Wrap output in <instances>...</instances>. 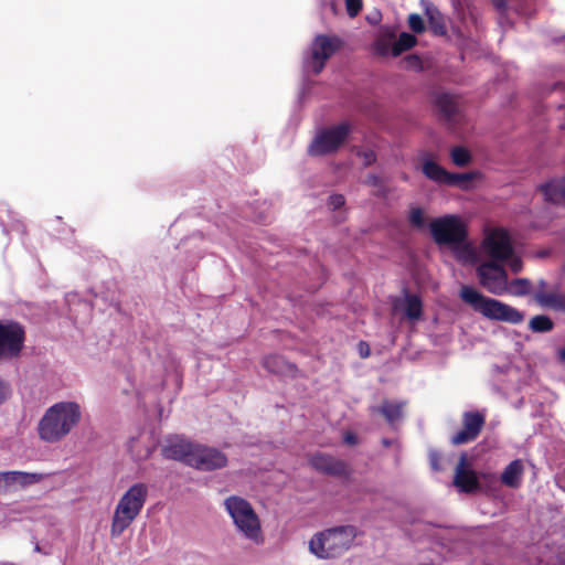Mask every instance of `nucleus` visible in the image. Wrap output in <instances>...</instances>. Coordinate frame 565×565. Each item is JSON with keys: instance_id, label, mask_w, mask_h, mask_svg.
<instances>
[{"instance_id": "nucleus-1", "label": "nucleus", "mask_w": 565, "mask_h": 565, "mask_svg": "<svg viewBox=\"0 0 565 565\" xmlns=\"http://www.w3.org/2000/svg\"><path fill=\"white\" fill-rule=\"evenodd\" d=\"M481 253L489 260L479 264L476 269L480 285L490 294H505L508 275L503 265H508L513 273L522 269V262L515 254L509 233L502 228L488 232L481 244Z\"/></svg>"}, {"instance_id": "nucleus-2", "label": "nucleus", "mask_w": 565, "mask_h": 565, "mask_svg": "<svg viewBox=\"0 0 565 565\" xmlns=\"http://www.w3.org/2000/svg\"><path fill=\"white\" fill-rule=\"evenodd\" d=\"M162 452L166 458L182 461L202 471L221 469L227 463V457L221 450L180 437L168 439Z\"/></svg>"}, {"instance_id": "nucleus-3", "label": "nucleus", "mask_w": 565, "mask_h": 565, "mask_svg": "<svg viewBox=\"0 0 565 565\" xmlns=\"http://www.w3.org/2000/svg\"><path fill=\"white\" fill-rule=\"evenodd\" d=\"M82 407L73 401L58 402L49 407L38 423L40 437L49 443L65 438L81 422Z\"/></svg>"}, {"instance_id": "nucleus-4", "label": "nucleus", "mask_w": 565, "mask_h": 565, "mask_svg": "<svg viewBox=\"0 0 565 565\" xmlns=\"http://www.w3.org/2000/svg\"><path fill=\"white\" fill-rule=\"evenodd\" d=\"M460 298L475 311L490 320L519 324L524 320V313L518 309L493 298L483 296L470 286H462Z\"/></svg>"}, {"instance_id": "nucleus-5", "label": "nucleus", "mask_w": 565, "mask_h": 565, "mask_svg": "<svg viewBox=\"0 0 565 565\" xmlns=\"http://www.w3.org/2000/svg\"><path fill=\"white\" fill-rule=\"evenodd\" d=\"M353 526H337L316 533L309 541L311 554L320 559H333L342 556L355 539Z\"/></svg>"}, {"instance_id": "nucleus-6", "label": "nucleus", "mask_w": 565, "mask_h": 565, "mask_svg": "<svg viewBox=\"0 0 565 565\" xmlns=\"http://www.w3.org/2000/svg\"><path fill=\"white\" fill-rule=\"evenodd\" d=\"M148 497L145 483L132 484L119 499L111 519L110 535L120 536L140 514Z\"/></svg>"}, {"instance_id": "nucleus-7", "label": "nucleus", "mask_w": 565, "mask_h": 565, "mask_svg": "<svg viewBox=\"0 0 565 565\" xmlns=\"http://www.w3.org/2000/svg\"><path fill=\"white\" fill-rule=\"evenodd\" d=\"M223 504L238 534L254 544L263 543L260 520L247 500L238 495H231L224 500Z\"/></svg>"}, {"instance_id": "nucleus-8", "label": "nucleus", "mask_w": 565, "mask_h": 565, "mask_svg": "<svg viewBox=\"0 0 565 565\" xmlns=\"http://www.w3.org/2000/svg\"><path fill=\"white\" fill-rule=\"evenodd\" d=\"M429 231L434 242L439 246H450L465 238L467 233L459 217L444 215L429 223Z\"/></svg>"}, {"instance_id": "nucleus-9", "label": "nucleus", "mask_w": 565, "mask_h": 565, "mask_svg": "<svg viewBox=\"0 0 565 565\" xmlns=\"http://www.w3.org/2000/svg\"><path fill=\"white\" fill-rule=\"evenodd\" d=\"M339 46V39L318 35L312 42L309 53L303 58L305 70L319 74L324 67L326 62L335 53Z\"/></svg>"}, {"instance_id": "nucleus-10", "label": "nucleus", "mask_w": 565, "mask_h": 565, "mask_svg": "<svg viewBox=\"0 0 565 565\" xmlns=\"http://www.w3.org/2000/svg\"><path fill=\"white\" fill-rule=\"evenodd\" d=\"M350 132L348 124H340L317 134L309 147L312 156H323L339 149Z\"/></svg>"}, {"instance_id": "nucleus-11", "label": "nucleus", "mask_w": 565, "mask_h": 565, "mask_svg": "<svg viewBox=\"0 0 565 565\" xmlns=\"http://www.w3.org/2000/svg\"><path fill=\"white\" fill-rule=\"evenodd\" d=\"M422 171L430 180L447 185L467 189L472 180L471 173H449L427 154L422 157Z\"/></svg>"}, {"instance_id": "nucleus-12", "label": "nucleus", "mask_w": 565, "mask_h": 565, "mask_svg": "<svg viewBox=\"0 0 565 565\" xmlns=\"http://www.w3.org/2000/svg\"><path fill=\"white\" fill-rule=\"evenodd\" d=\"M24 341L22 327L13 321H0V358L17 356Z\"/></svg>"}, {"instance_id": "nucleus-13", "label": "nucleus", "mask_w": 565, "mask_h": 565, "mask_svg": "<svg viewBox=\"0 0 565 565\" xmlns=\"http://www.w3.org/2000/svg\"><path fill=\"white\" fill-rule=\"evenodd\" d=\"M309 462L313 469L329 476L347 478L351 475V468L345 461L330 455L317 452L310 457Z\"/></svg>"}, {"instance_id": "nucleus-14", "label": "nucleus", "mask_w": 565, "mask_h": 565, "mask_svg": "<svg viewBox=\"0 0 565 565\" xmlns=\"http://www.w3.org/2000/svg\"><path fill=\"white\" fill-rule=\"evenodd\" d=\"M462 424L463 428L451 437V444L454 445H462L475 440L484 424V417L477 412H466Z\"/></svg>"}, {"instance_id": "nucleus-15", "label": "nucleus", "mask_w": 565, "mask_h": 565, "mask_svg": "<svg viewBox=\"0 0 565 565\" xmlns=\"http://www.w3.org/2000/svg\"><path fill=\"white\" fill-rule=\"evenodd\" d=\"M466 461L467 457L462 454L455 470L454 483L462 492H472L479 488V481L476 472L467 468Z\"/></svg>"}, {"instance_id": "nucleus-16", "label": "nucleus", "mask_w": 565, "mask_h": 565, "mask_svg": "<svg viewBox=\"0 0 565 565\" xmlns=\"http://www.w3.org/2000/svg\"><path fill=\"white\" fill-rule=\"evenodd\" d=\"M394 310H403L409 320H418L422 316V301L416 295L406 292L403 298L393 302Z\"/></svg>"}, {"instance_id": "nucleus-17", "label": "nucleus", "mask_w": 565, "mask_h": 565, "mask_svg": "<svg viewBox=\"0 0 565 565\" xmlns=\"http://www.w3.org/2000/svg\"><path fill=\"white\" fill-rule=\"evenodd\" d=\"M540 191L546 201L565 205V178L551 180Z\"/></svg>"}, {"instance_id": "nucleus-18", "label": "nucleus", "mask_w": 565, "mask_h": 565, "mask_svg": "<svg viewBox=\"0 0 565 565\" xmlns=\"http://www.w3.org/2000/svg\"><path fill=\"white\" fill-rule=\"evenodd\" d=\"M523 465L521 460L510 462L501 475V481L508 487L516 488L521 482Z\"/></svg>"}, {"instance_id": "nucleus-19", "label": "nucleus", "mask_w": 565, "mask_h": 565, "mask_svg": "<svg viewBox=\"0 0 565 565\" xmlns=\"http://www.w3.org/2000/svg\"><path fill=\"white\" fill-rule=\"evenodd\" d=\"M4 481L8 490L22 488L35 482V473H26L21 471H3Z\"/></svg>"}, {"instance_id": "nucleus-20", "label": "nucleus", "mask_w": 565, "mask_h": 565, "mask_svg": "<svg viewBox=\"0 0 565 565\" xmlns=\"http://www.w3.org/2000/svg\"><path fill=\"white\" fill-rule=\"evenodd\" d=\"M435 105L446 118H451L458 110L456 96L448 93H438L435 96Z\"/></svg>"}, {"instance_id": "nucleus-21", "label": "nucleus", "mask_w": 565, "mask_h": 565, "mask_svg": "<svg viewBox=\"0 0 565 565\" xmlns=\"http://www.w3.org/2000/svg\"><path fill=\"white\" fill-rule=\"evenodd\" d=\"M456 257L463 263L475 264L478 262V255L475 248L466 241L461 238L459 243L450 245Z\"/></svg>"}, {"instance_id": "nucleus-22", "label": "nucleus", "mask_w": 565, "mask_h": 565, "mask_svg": "<svg viewBox=\"0 0 565 565\" xmlns=\"http://www.w3.org/2000/svg\"><path fill=\"white\" fill-rule=\"evenodd\" d=\"M535 300L543 307L562 310L565 308V297L558 292L537 291Z\"/></svg>"}, {"instance_id": "nucleus-23", "label": "nucleus", "mask_w": 565, "mask_h": 565, "mask_svg": "<svg viewBox=\"0 0 565 565\" xmlns=\"http://www.w3.org/2000/svg\"><path fill=\"white\" fill-rule=\"evenodd\" d=\"M395 33L388 29L383 30L375 40L374 47L379 55H392Z\"/></svg>"}, {"instance_id": "nucleus-24", "label": "nucleus", "mask_w": 565, "mask_h": 565, "mask_svg": "<svg viewBox=\"0 0 565 565\" xmlns=\"http://www.w3.org/2000/svg\"><path fill=\"white\" fill-rule=\"evenodd\" d=\"M426 15L428 18L429 26L434 34L445 35L447 33L444 19L437 8L428 6L426 8Z\"/></svg>"}, {"instance_id": "nucleus-25", "label": "nucleus", "mask_w": 565, "mask_h": 565, "mask_svg": "<svg viewBox=\"0 0 565 565\" xmlns=\"http://www.w3.org/2000/svg\"><path fill=\"white\" fill-rule=\"evenodd\" d=\"M402 406L403 404L385 401L376 411L381 413L390 424H394L402 416Z\"/></svg>"}, {"instance_id": "nucleus-26", "label": "nucleus", "mask_w": 565, "mask_h": 565, "mask_svg": "<svg viewBox=\"0 0 565 565\" xmlns=\"http://www.w3.org/2000/svg\"><path fill=\"white\" fill-rule=\"evenodd\" d=\"M415 44H416V38L411 33L403 32L399 35V38L397 39V41L394 40L392 55L398 56L404 51L412 49Z\"/></svg>"}, {"instance_id": "nucleus-27", "label": "nucleus", "mask_w": 565, "mask_h": 565, "mask_svg": "<svg viewBox=\"0 0 565 565\" xmlns=\"http://www.w3.org/2000/svg\"><path fill=\"white\" fill-rule=\"evenodd\" d=\"M553 321L547 316H535L530 320L529 327L533 332H548L553 329Z\"/></svg>"}, {"instance_id": "nucleus-28", "label": "nucleus", "mask_w": 565, "mask_h": 565, "mask_svg": "<svg viewBox=\"0 0 565 565\" xmlns=\"http://www.w3.org/2000/svg\"><path fill=\"white\" fill-rule=\"evenodd\" d=\"M264 367L267 369L271 373H282L289 365L287 362L278 355H269L264 359Z\"/></svg>"}, {"instance_id": "nucleus-29", "label": "nucleus", "mask_w": 565, "mask_h": 565, "mask_svg": "<svg viewBox=\"0 0 565 565\" xmlns=\"http://www.w3.org/2000/svg\"><path fill=\"white\" fill-rule=\"evenodd\" d=\"M531 282L527 279L519 278L510 284L508 282V291L513 296H523L530 292Z\"/></svg>"}, {"instance_id": "nucleus-30", "label": "nucleus", "mask_w": 565, "mask_h": 565, "mask_svg": "<svg viewBox=\"0 0 565 565\" xmlns=\"http://www.w3.org/2000/svg\"><path fill=\"white\" fill-rule=\"evenodd\" d=\"M408 222L413 227L424 228L426 226L424 210L417 206L411 207L408 212Z\"/></svg>"}, {"instance_id": "nucleus-31", "label": "nucleus", "mask_w": 565, "mask_h": 565, "mask_svg": "<svg viewBox=\"0 0 565 565\" xmlns=\"http://www.w3.org/2000/svg\"><path fill=\"white\" fill-rule=\"evenodd\" d=\"M450 156H451L454 163L457 166H460V167L468 164L470 161V154H469L468 150L462 147H455L451 150Z\"/></svg>"}, {"instance_id": "nucleus-32", "label": "nucleus", "mask_w": 565, "mask_h": 565, "mask_svg": "<svg viewBox=\"0 0 565 565\" xmlns=\"http://www.w3.org/2000/svg\"><path fill=\"white\" fill-rule=\"evenodd\" d=\"M408 25L415 33H422L425 30L423 18L417 13H412L408 17Z\"/></svg>"}, {"instance_id": "nucleus-33", "label": "nucleus", "mask_w": 565, "mask_h": 565, "mask_svg": "<svg viewBox=\"0 0 565 565\" xmlns=\"http://www.w3.org/2000/svg\"><path fill=\"white\" fill-rule=\"evenodd\" d=\"M345 9L351 18L356 17L362 9V0H345Z\"/></svg>"}, {"instance_id": "nucleus-34", "label": "nucleus", "mask_w": 565, "mask_h": 565, "mask_svg": "<svg viewBox=\"0 0 565 565\" xmlns=\"http://www.w3.org/2000/svg\"><path fill=\"white\" fill-rule=\"evenodd\" d=\"M11 395L10 384L0 377V405H2Z\"/></svg>"}, {"instance_id": "nucleus-35", "label": "nucleus", "mask_w": 565, "mask_h": 565, "mask_svg": "<svg viewBox=\"0 0 565 565\" xmlns=\"http://www.w3.org/2000/svg\"><path fill=\"white\" fill-rule=\"evenodd\" d=\"M358 154L363 159L365 166H370L376 160L374 151L370 149L360 150Z\"/></svg>"}, {"instance_id": "nucleus-36", "label": "nucleus", "mask_w": 565, "mask_h": 565, "mask_svg": "<svg viewBox=\"0 0 565 565\" xmlns=\"http://www.w3.org/2000/svg\"><path fill=\"white\" fill-rule=\"evenodd\" d=\"M344 203L345 199L342 194H333L329 198V206L333 210L342 207Z\"/></svg>"}, {"instance_id": "nucleus-37", "label": "nucleus", "mask_w": 565, "mask_h": 565, "mask_svg": "<svg viewBox=\"0 0 565 565\" xmlns=\"http://www.w3.org/2000/svg\"><path fill=\"white\" fill-rule=\"evenodd\" d=\"M407 67L409 68H419L420 67V61L417 56H408L405 60Z\"/></svg>"}, {"instance_id": "nucleus-38", "label": "nucleus", "mask_w": 565, "mask_h": 565, "mask_svg": "<svg viewBox=\"0 0 565 565\" xmlns=\"http://www.w3.org/2000/svg\"><path fill=\"white\" fill-rule=\"evenodd\" d=\"M429 460H430V466L434 470H439V466H438V460H439V455L435 451H430L429 454Z\"/></svg>"}, {"instance_id": "nucleus-39", "label": "nucleus", "mask_w": 565, "mask_h": 565, "mask_svg": "<svg viewBox=\"0 0 565 565\" xmlns=\"http://www.w3.org/2000/svg\"><path fill=\"white\" fill-rule=\"evenodd\" d=\"M344 441L348 444V445H355L358 443V438L354 434L352 433H347L344 435Z\"/></svg>"}, {"instance_id": "nucleus-40", "label": "nucleus", "mask_w": 565, "mask_h": 565, "mask_svg": "<svg viewBox=\"0 0 565 565\" xmlns=\"http://www.w3.org/2000/svg\"><path fill=\"white\" fill-rule=\"evenodd\" d=\"M359 347H360V354H361V356H362V358H366V356H369V353H370V352H369V347H367V344H366V343H364V342H361V343L359 344Z\"/></svg>"}, {"instance_id": "nucleus-41", "label": "nucleus", "mask_w": 565, "mask_h": 565, "mask_svg": "<svg viewBox=\"0 0 565 565\" xmlns=\"http://www.w3.org/2000/svg\"><path fill=\"white\" fill-rule=\"evenodd\" d=\"M491 1L498 10H504L507 7V0H491Z\"/></svg>"}, {"instance_id": "nucleus-42", "label": "nucleus", "mask_w": 565, "mask_h": 565, "mask_svg": "<svg viewBox=\"0 0 565 565\" xmlns=\"http://www.w3.org/2000/svg\"><path fill=\"white\" fill-rule=\"evenodd\" d=\"M7 490H8V488H7V484L4 481L3 472H0V492L7 491Z\"/></svg>"}, {"instance_id": "nucleus-43", "label": "nucleus", "mask_w": 565, "mask_h": 565, "mask_svg": "<svg viewBox=\"0 0 565 565\" xmlns=\"http://www.w3.org/2000/svg\"><path fill=\"white\" fill-rule=\"evenodd\" d=\"M557 358L561 362L565 363V345L557 351Z\"/></svg>"}, {"instance_id": "nucleus-44", "label": "nucleus", "mask_w": 565, "mask_h": 565, "mask_svg": "<svg viewBox=\"0 0 565 565\" xmlns=\"http://www.w3.org/2000/svg\"><path fill=\"white\" fill-rule=\"evenodd\" d=\"M367 183L369 184H372V185H377L379 183V178L376 175H370L367 178Z\"/></svg>"}, {"instance_id": "nucleus-45", "label": "nucleus", "mask_w": 565, "mask_h": 565, "mask_svg": "<svg viewBox=\"0 0 565 565\" xmlns=\"http://www.w3.org/2000/svg\"><path fill=\"white\" fill-rule=\"evenodd\" d=\"M383 443H384V445H385V446H388V445H390V441H388V440H386V439H384V440H383Z\"/></svg>"}]
</instances>
